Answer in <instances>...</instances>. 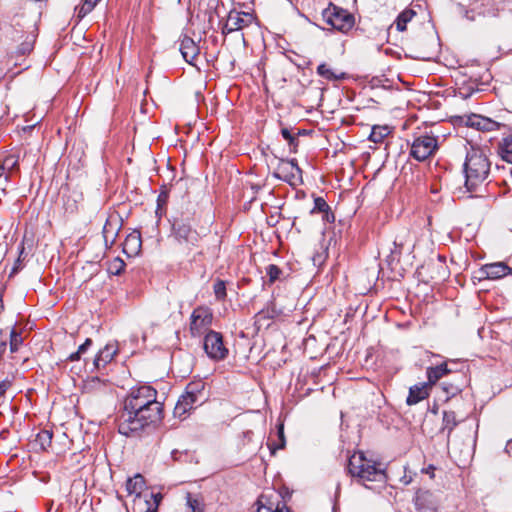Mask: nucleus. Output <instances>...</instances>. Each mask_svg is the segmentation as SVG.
Instances as JSON below:
<instances>
[{
    "instance_id": "20e7f679",
    "label": "nucleus",
    "mask_w": 512,
    "mask_h": 512,
    "mask_svg": "<svg viewBox=\"0 0 512 512\" xmlns=\"http://www.w3.org/2000/svg\"><path fill=\"white\" fill-rule=\"evenodd\" d=\"M205 382L201 379L190 382L186 386L185 393L179 398L174 408V415L182 417L196 404H202L206 400L204 394Z\"/></svg>"
},
{
    "instance_id": "9d476101",
    "label": "nucleus",
    "mask_w": 512,
    "mask_h": 512,
    "mask_svg": "<svg viewBox=\"0 0 512 512\" xmlns=\"http://www.w3.org/2000/svg\"><path fill=\"white\" fill-rule=\"evenodd\" d=\"M510 272L511 268L504 262H495L481 266V268L475 272L473 278L477 279L478 281L485 279L497 280L505 277Z\"/></svg>"
},
{
    "instance_id": "aec40b11",
    "label": "nucleus",
    "mask_w": 512,
    "mask_h": 512,
    "mask_svg": "<svg viewBox=\"0 0 512 512\" xmlns=\"http://www.w3.org/2000/svg\"><path fill=\"white\" fill-rule=\"evenodd\" d=\"M317 73L326 80L336 81L342 80L346 77V73L339 72L336 73L332 71L325 63H322L317 68Z\"/></svg>"
},
{
    "instance_id": "c85d7f7f",
    "label": "nucleus",
    "mask_w": 512,
    "mask_h": 512,
    "mask_svg": "<svg viewBox=\"0 0 512 512\" xmlns=\"http://www.w3.org/2000/svg\"><path fill=\"white\" fill-rule=\"evenodd\" d=\"M161 499H162L161 494L150 493V499L145 500V504H146L147 508L144 512H157V509H158Z\"/></svg>"
},
{
    "instance_id": "ea45409f",
    "label": "nucleus",
    "mask_w": 512,
    "mask_h": 512,
    "mask_svg": "<svg viewBox=\"0 0 512 512\" xmlns=\"http://www.w3.org/2000/svg\"><path fill=\"white\" fill-rule=\"evenodd\" d=\"M502 159L507 163H512V147L502 148Z\"/></svg>"
},
{
    "instance_id": "4be33fe9",
    "label": "nucleus",
    "mask_w": 512,
    "mask_h": 512,
    "mask_svg": "<svg viewBox=\"0 0 512 512\" xmlns=\"http://www.w3.org/2000/svg\"><path fill=\"white\" fill-rule=\"evenodd\" d=\"M281 134L283 138L288 142L290 151L292 153H296L299 145L298 136L300 135V130H298L297 133H293L289 128H282Z\"/></svg>"
},
{
    "instance_id": "6ab92c4d",
    "label": "nucleus",
    "mask_w": 512,
    "mask_h": 512,
    "mask_svg": "<svg viewBox=\"0 0 512 512\" xmlns=\"http://www.w3.org/2000/svg\"><path fill=\"white\" fill-rule=\"evenodd\" d=\"M145 485V481L142 475L137 474L132 478H129L126 482V490L129 494H135L140 496Z\"/></svg>"
},
{
    "instance_id": "2f4dec72",
    "label": "nucleus",
    "mask_w": 512,
    "mask_h": 512,
    "mask_svg": "<svg viewBox=\"0 0 512 512\" xmlns=\"http://www.w3.org/2000/svg\"><path fill=\"white\" fill-rule=\"evenodd\" d=\"M125 268V263L120 258H115L108 267L109 273L113 275H119Z\"/></svg>"
},
{
    "instance_id": "09e8293b",
    "label": "nucleus",
    "mask_w": 512,
    "mask_h": 512,
    "mask_svg": "<svg viewBox=\"0 0 512 512\" xmlns=\"http://www.w3.org/2000/svg\"><path fill=\"white\" fill-rule=\"evenodd\" d=\"M273 512H288V509L287 507L285 506V504L282 505V507H279V505L276 507L275 511Z\"/></svg>"
},
{
    "instance_id": "37998d69",
    "label": "nucleus",
    "mask_w": 512,
    "mask_h": 512,
    "mask_svg": "<svg viewBox=\"0 0 512 512\" xmlns=\"http://www.w3.org/2000/svg\"><path fill=\"white\" fill-rule=\"evenodd\" d=\"M512 147V136L506 137L502 140V143L500 145V150L502 151V148H508Z\"/></svg>"
},
{
    "instance_id": "9b49d317",
    "label": "nucleus",
    "mask_w": 512,
    "mask_h": 512,
    "mask_svg": "<svg viewBox=\"0 0 512 512\" xmlns=\"http://www.w3.org/2000/svg\"><path fill=\"white\" fill-rule=\"evenodd\" d=\"M212 323V313L208 308L198 307L191 314L190 332L192 336H200Z\"/></svg>"
},
{
    "instance_id": "412c9836",
    "label": "nucleus",
    "mask_w": 512,
    "mask_h": 512,
    "mask_svg": "<svg viewBox=\"0 0 512 512\" xmlns=\"http://www.w3.org/2000/svg\"><path fill=\"white\" fill-rule=\"evenodd\" d=\"M415 15L416 12L412 9L403 10L395 20L397 30L400 32L405 31L407 24L414 18Z\"/></svg>"
},
{
    "instance_id": "b1692460",
    "label": "nucleus",
    "mask_w": 512,
    "mask_h": 512,
    "mask_svg": "<svg viewBox=\"0 0 512 512\" xmlns=\"http://www.w3.org/2000/svg\"><path fill=\"white\" fill-rule=\"evenodd\" d=\"M101 0H84L83 4L79 7L75 8L77 13V17L79 19L84 18L87 14H89Z\"/></svg>"
},
{
    "instance_id": "79ce46f5",
    "label": "nucleus",
    "mask_w": 512,
    "mask_h": 512,
    "mask_svg": "<svg viewBox=\"0 0 512 512\" xmlns=\"http://www.w3.org/2000/svg\"><path fill=\"white\" fill-rule=\"evenodd\" d=\"M7 347V337H3L2 331H0V356L5 352Z\"/></svg>"
},
{
    "instance_id": "c756f323",
    "label": "nucleus",
    "mask_w": 512,
    "mask_h": 512,
    "mask_svg": "<svg viewBox=\"0 0 512 512\" xmlns=\"http://www.w3.org/2000/svg\"><path fill=\"white\" fill-rule=\"evenodd\" d=\"M443 423H444L443 430L447 429L448 434H450L452 432V430L455 428V426L457 425L455 413L454 412H444Z\"/></svg>"
},
{
    "instance_id": "393cba45",
    "label": "nucleus",
    "mask_w": 512,
    "mask_h": 512,
    "mask_svg": "<svg viewBox=\"0 0 512 512\" xmlns=\"http://www.w3.org/2000/svg\"><path fill=\"white\" fill-rule=\"evenodd\" d=\"M390 130L387 126H374L370 133L369 139L375 143L381 142L388 134Z\"/></svg>"
},
{
    "instance_id": "a878e982",
    "label": "nucleus",
    "mask_w": 512,
    "mask_h": 512,
    "mask_svg": "<svg viewBox=\"0 0 512 512\" xmlns=\"http://www.w3.org/2000/svg\"><path fill=\"white\" fill-rule=\"evenodd\" d=\"M23 343V338L21 333L16 331V329H12L9 333V347L11 353L17 352L20 346Z\"/></svg>"
},
{
    "instance_id": "423d86ee",
    "label": "nucleus",
    "mask_w": 512,
    "mask_h": 512,
    "mask_svg": "<svg viewBox=\"0 0 512 512\" xmlns=\"http://www.w3.org/2000/svg\"><path fill=\"white\" fill-rule=\"evenodd\" d=\"M171 235L180 245L189 248L199 241L198 232L192 228L190 218H175L172 222Z\"/></svg>"
},
{
    "instance_id": "ddd939ff",
    "label": "nucleus",
    "mask_w": 512,
    "mask_h": 512,
    "mask_svg": "<svg viewBox=\"0 0 512 512\" xmlns=\"http://www.w3.org/2000/svg\"><path fill=\"white\" fill-rule=\"evenodd\" d=\"M118 343L117 342H110L105 345L104 348H102L98 354L96 355L93 365L96 369L104 368L108 363H110L114 357L118 353Z\"/></svg>"
},
{
    "instance_id": "4c0bfd02",
    "label": "nucleus",
    "mask_w": 512,
    "mask_h": 512,
    "mask_svg": "<svg viewBox=\"0 0 512 512\" xmlns=\"http://www.w3.org/2000/svg\"><path fill=\"white\" fill-rule=\"evenodd\" d=\"M18 160L14 156H8L5 158L3 165L6 166L7 170H12L17 166Z\"/></svg>"
},
{
    "instance_id": "0eeeda50",
    "label": "nucleus",
    "mask_w": 512,
    "mask_h": 512,
    "mask_svg": "<svg viewBox=\"0 0 512 512\" xmlns=\"http://www.w3.org/2000/svg\"><path fill=\"white\" fill-rule=\"evenodd\" d=\"M273 177L287 182L291 186L302 184V170L295 159H278L275 166Z\"/></svg>"
},
{
    "instance_id": "3c124183",
    "label": "nucleus",
    "mask_w": 512,
    "mask_h": 512,
    "mask_svg": "<svg viewBox=\"0 0 512 512\" xmlns=\"http://www.w3.org/2000/svg\"><path fill=\"white\" fill-rule=\"evenodd\" d=\"M402 481H403V483H404L405 485H407V484H409V483L411 482V479H407L406 477H404V478L402 479Z\"/></svg>"
},
{
    "instance_id": "864d4df0",
    "label": "nucleus",
    "mask_w": 512,
    "mask_h": 512,
    "mask_svg": "<svg viewBox=\"0 0 512 512\" xmlns=\"http://www.w3.org/2000/svg\"><path fill=\"white\" fill-rule=\"evenodd\" d=\"M22 254H23V249L20 251V255H22ZM19 257H21V256H19ZM18 261H20V258H18Z\"/></svg>"
},
{
    "instance_id": "49530a36",
    "label": "nucleus",
    "mask_w": 512,
    "mask_h": 512,
    "mask_svg": "<svg viewBox=\"0 0 512 512\" xmlns=\"http://www.w3.org/2000/svg\"><path fill=\"white\" fill-rule=\"evenodd\" d=\"M312 260L314 265H320L323 262L324 257L322 254H317L313 256Z\"/></svg>"
},
{
    "instance_id": "8fccbe9b",
    "label": "nucleus",
    "mask_w": 512,
    "mask_h": 512,
    "mask_svg": "<svg viewBox=\"0 0 512 512\" xmlns=\"http://www.w3.org/2000/svg\"><path fill=\"white\" fill-rule=\"evenodd\" d=\"M6 389H7V385L5 383H1L0 384V397H2L4 395V393L6 392Z\"/></svg>"
},
{
    "instance_id": "cd10ccee",
    "label": "nucleus",
    "mask_w": 512,
    "mask_h": 512,
    "mask_svg": "<svg viewBox=\"0 0 512 512\" xmlns=\"http://www.w3.org/2000/svg\"><path fill=\"white\" fill-rule=\"evenodd\" d=\"M141 248V240L137 236H129L125 240L124 250H130L131 253H137Z\"/></svg>"
},
{
    "instance_id": "603ef678",
    "label": "nucleus",
    "mask_w": 512,
    "mask_h": 512,
    "mask_svg": "<svg viewBox=\"0 0 512 512\" xmlns=\"http://www.w3.org/2000/svg\"><path fill=\"white\" fill-rule=\"evenodd\" d=\"M466 17H467L469 20H472V21L474 20V17L469 16V14H468V13L466 14Z\"/></svg>"
},
{
    "instance_id": "4468645a",
    "label": "nucleus",
    "mask_w": 512,
    "mask_h": 512,
    "mask_svg": "<svg viewBox=\"0 0 512 512\" xmlns=\"http://www.w3.org/2000/svg\"><path fill=\"white\" fill-rule=\"evenodd\" d=\"M179 50L187 63L193 66L196 65L195 60L200 53V48L192 38L184 36L181 40Z\"/></svg>"
},
{
    "instance_id": "de8ad7c7",
    "label": "nucleus",
    "mask_w": 512,
    "mask_h": 512,
    "mask_svg": "<svg viewBox=\"0 0 512 512\" xmlns=\"http://www.w3.org/2000/svg\"><path fill=\"white\" fill-rule=\"evenodd\" d=\"M434 469H435L434 466L430 465L428 468H426L424 470V472L427 473V474H430L431 477H434V474H433Z\"/></svg>"
},
{
    "instance_id": "7c9ffc66",
    "label": "nucleus",
    "mask_w": 512,
    "mask_h": 512,
    "mask_svg": "<svg viewBox=\"0 0 512 512\" xmlns=\"http://www.w3.org/2000/svg\"><path fill=\"white\" fill-rule=\"evenodd\" d=\"M92 345V340L87 338L83 344L78 347V350L69 355L68 359L70 361H78L81 358V355L84 354L88 348Z\"/></svg>"
},
{
    "instance_id": "5701e85b",
    "label": "nucleus",
    "mask_w": 512,
    "mask_h": 512,
    "mask_svg": "<svg viewBox=\"0 0 512 512\" xmlns=\"http://www.w3.org/2000/svg\"><path fill=\"white\" fill-rule=\"evenodd\" d=\"M52 442V432L49 430L40 431L35 438V445H38L41 450H46L50 447Z\"/></svg>"
},
{
    "instance_id": "2eb2a0df",
    "label": "nucleus",
    "mask_w": 512,
    "mask_h": 512,
    "mask_svg": "<svg viewBox=\"0 0 512 512\" xmlns=\"http://www.w3.org/2000/svg\"><path fill=\"white\" fill-rule=\"evenodd\" d=\"M466 124L469 127H472V128H475V129L481 130V131H495V130H498L501 126L500 123H498L490 118H487V117H484L481 115H477V114H472V115L468 116Z\"/></svg>"
},
{
    "instance_id": "a211bd4d",
    "label": "nucleus",
    "mask_w": 512,
    "mask_h": 512,
    "mask_svg": "<svg viewBox=\"0 0 512 512\" xmlns=\"http://www.w3.org/2000/svg\"><path fill=\"white\" fill-rule=\"evenodd\" d=\"M450 372H451V370L448 368V365L446 362H443L434 367H428L427 368L428 384L430 386L434 385L439 379H441L443 376L449 374Z\"/></svg>"
},
{
    "instance_id": "e433bc0d",
    "label": "nucleus",
    "mask_w": 512,
    "mask_h": 512,
    "mask_svg": "<svg viewBox=\"0 0 512 512\" xmlns=\"http://www.w3.org/2000/svg\"><path fill=\"white\" fill-rule=\"evenodd\" d=\"M214 293L217 299L221 300L224 299L226 296V286L225 283L221 280H218L214 286Z\"/></svg>"
},
{
    "instance_id": "f257e3e1",
    "label": "nucleus",
    "mask_w": 512,
    "mask_h": 512,
    "mask_svg": "<svg viewBox=\"0 0 512 512\" xmlns=\"http://www.w3.org/2000/svg\"><path fill=\"white\" fill-rule=\"evenodd\" d=\"M163 418V404L157 401V391L149 385L131 388L124 400L119 416L118 432L130 437L145 426L156 424Z\"/></svg>"
},
{
    "instance_id": "f3484780",
    "label": "nucleus",
    "mask_w": 512,
    "mask_h": 512,
    "mask_svg": "<svg viewBox=\"0 0 512 512\" xmlns=\"http://www.w3.org/2000/svg\"><path fill=\"white\" fill-rule=\"evenodd\" d=\"M119 221L116 217L110 216L103 227V237L105 243L113 244L119 230Z\"/></svg>"
},
{
    "instance_id": "dca6fc26",
    "label": "nucleus",
    "mask_w": 512,
    "mask_h": 512,
    "mask_svg": "<svg viewBox=\"0 0 512 512\" xmlns=\"http://www.w3.org/2000/svg\"><path fill=\"white\" fill-rule=\"evenodd\" d=\"M430 385L423 383L420 385H414L409 389V395L407 397L408 405H415L421 400L425 399L429 395Z\"/></svg>"
},
{
    "instance_id": "6e6552de",
    "label": "nucleus",
    "mask_w": 512,
    "mask_h": 512,
    "mask_svg": "<svg viewBox=\"0 0 512 512\" xmlns=\"http://www.w3.org/2000/svg\"><path fill=\"white\" fill-rule=\"evenodd\" d=\"M437 148L438 142L435 136L421 135L414 139L410 155L418 161H424L432 156Z\"/></svg>"
},
{
    "instance_id": "c03bdc74",
    "label": "nucleus",
    "mask_w": 512,
    "mask_h": 512,
    "mask_svg": "<svg viewBox=\"0 0 512 512\" xmlns=\"http://www.w3.org/2000/svg\"><path fill=\"white\" fill-rule=\"evenodd\" d=\"M323 220H325L326 222H334L335 220V216L332 212H330V210H327L323 213Z\"/></svg>"
},
{
    "instance_id": "c9c22d12",
    "label": "nucleus",
    "mask_w": 512,
    "mask_h": 512,
    "mask_svg": "<svg viewBox=\"0 0 512 512\" xmlns=\"http://www.w3.org/2000/svg\"><path fill=\"white\" fill-rule=\"evenodd\" d=\"M266 273H267V275L269 277V282L273 283L277 279H279V276L281 274V270H280V268L278 266H276L274 264H270L266 268Z\"/></svg>"
},
{
    "instance_id": "f704fd0d",
    "label": "nucleus",
    "mask_w": 512,
    "mask_h": 512,
    "mask_svg": "<svg viewBox=\"0 0 512 512\" xmlns=\"http://www.w3.org/2000/svg\"><path fill=\"white\" fill-rule=\"evenodd\" d=\"M327 210H330V207L323 198L318 197L314 200V207L311 210V213H324Z\"/></svg>"
},
{
    "instance_id": "bb28decb",
    "label": "nucleus",
    "mask_w": 512,
    "mask_h": 512,
    "mask_svg": "<svg viewBox=\"0 0 512 512\" xmlns=\"http://www.w3.org/2000/svg\"><path fill=\"white\" fill-rule=\"evenodd\" d=\"M440 388L445 394V401H448L451 397L457 395L461 391V388L458 385L446 382H443L440 385Z\"/></svg>"
},
{
    "instance_id": "a19ab883",
    "label": "nucleus",
    "mask_w": 512,
    "mask_h": 512,
    "mask_svg": "<svg viewBox=\"0 0 512 512\" xmlns=\"http://www.w3.org/2000/svg\"><path fill=\"white\" fill-rule=\"evenodd\" d=\"M431 496V493L426 491L422 493H418L416 496V506L420 509L423 506L422 500L426 499L427 497Z\"/></svg>"
},
{
    "instance_id": "7ed1b4c3",
    "label": "nucleus",
    "mask_w": 512,
    "mask_h": 512,
    "mask_svg": "<svg viewBox=\"0 0 512 512\" xmlns=\"http://www.w3.org/2000/svg\"><path fill=\"white\" fill-rule=\"evenodd\" d=\"M349 474L357 478L358 482L371 489L369 482L384 483L386 475L381 464L369 459L361 451L354 453L348 460Z\"/></svg>"
},
{
    "instance_id": "58836bf2",
    "label": "nucleus",
    "mask_w": 512,
    "mask_h": 512,
    "mask_svg": "<svg viewBox=\"0 0 512 512\" xmlns=\"http://www.w3.org/2000/svg\"><path fill=\"white\" fill-rule=\"evenodd\" d=\"M278 436H279V439H280L281 443L277 447H274V448L271 447L272 453H274L276 449L283 448L284 445H285L284 430H283V425L282 424L278 427Z\"/></svg>"
},
{
    "instance_id": "f8f14e48",
    "label": "nucleus",
    "mask_w": 512,
    "mask_h": 512,
    "mask_svg": "<svg viewBox=\"0 0 512 512\" xmlns=\"http://www.w3.org/2000/svg\"><path fill=\"white\" fill-rule=\"evenodd\" d=\"M253 21V17L250 13H242L237 11H231L228 14L226 23L223 26V34H229L234 31L243 29L249 26Z\"/></svg>"
},
{
    "instance_id": "1a4fd4ad",
    "label": "nucleus",
    "mask_w": 512,
    "mask_h": 512,
    "mask_svg": "<svg viewBox=\"0 0 512 512\" xmlns=\"http://www.w3.org/2000/svg\"><path fill=\"white\" fill-rule=\"evenodd\" d=\"M204 350L214 360H222L228 354L223 343V337L219 332L210 330L204 337Z\"/></svg>"
},
{
    "instance_id": "39448f33",
    "label": "nucleus",
    "mask_w": 512,
    "mask_h": 512,
    "mask_svg": "<svg viewBox=\"0 0 512 512\" xmlns=\"http://www.w3.org/2000/svg\"><path fill=\"white\" fill-rule=\"evenodd\" d=\"M322 16L328 25L344 33L349 31L355 22L351 13L332 4L323 10Z\"/></svg>"
},
{
    "instance_id": "a18cd8bd",
    "label": "nucleus",
    "mask_w": 512,
    "mask_h": 512,
    "mask_svg": "<svg viewBox=\"0 0 512 512\" xmlns=\"http://www.w3.org/2000/svg\"><path fill=\"white\" fill-rule=\"evenodd\" d=\"M8 182H9V174H5V176H3L1 178V182H0V189L2 191H5L6 185H7Z\"/></svg>"
},
{
    "instance_id": "f03ea898",
    "label": "nucleus",
    "mask_w": 512,
    "mask_h": 512,
    "mask_svg": "<svg viewBox=\"0 0 512 512\" xmlns=\"http://www.w3.org/2000/svg\"><path fill=\"white\" fill-rule=\"evenodd\" d=\"M491 163L486 154L479 148L471 147L463 164L465 187L468 191H474L489 177Z\"/></svg>"
},
{
    "instance_id": "473e14b6",
    "label": "nucleus",
    "mask_w": 512,
    "mask_h": 512,
    "mask_svg": "<svg viewBox=\"0 0 512 512\" xmlns=\"http://www.w3.org/2000/svg\"><path fill=\"white\" fill-rule=\"evenodd\" d=\"M34 46V36H28L19 46L18 53L25 55L30 53Z\"/></svg>"
},
{
    "instance_id": "72a5a7b5",
    "label": "nucleus",
    "mask_w": 512,
    "mask_h": 512,
    "mask_svg": "<svg viewBox=\"0 0 512 512\" xmlns=\"http://www.w3.org/2000/svg\"><path fill=\"white\" fill-rule=\"evenodd\" d=\"M187 506L191 512H204L203 504L197 498H193L191 494H187Z\"/></svg>"
}]
</instances>
